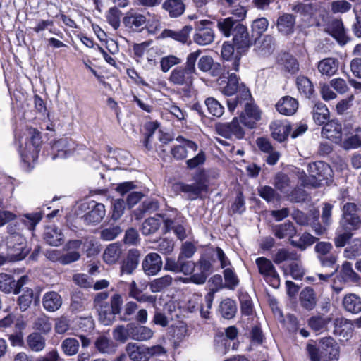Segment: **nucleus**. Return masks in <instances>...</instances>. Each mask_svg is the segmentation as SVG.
<instances>
[{
	"label": "nucleus",
	"instance_id": "obj_1",
	"mask_svg": "<svg viewBox=\"0 0 361 361\" xmlns=\"http://www.w3.org/2000/svg\"><path fill=\"white\" fill-rule=\"evenodd\" d=\"M201 51H196L188 54L184 66L174 68L169 78V80L174 85L184 86L182 90L183 97L190 98L192 95V85L197 74L195 64Z\"/></svg>",
	"mask_w": 361,
	"mask_h": 361
},
{
	"label": "nucleus",
	"instance_id": "obj_2",
	"mask_svg": "<svg viewBox=\"0 0 361 361\" xmlns=\"http://www.w3.org/2000/svg\"><path fill=\"white\" fill-rule=\"evenodd\" d=\"M307 177L303 171L298 172V176L305 187L318 188L323 184H329L333 180V171L331 166L324 161H316L308 164Z\"/></svg>",
	"mask_w": 361,
	"mask_h": 361
},
{
	"label": "nucleus",
	"instance_id": "obj_3",
	"mask_svg": "<svg viewBox=\"0 0 361 361\" xmlns=\"http://www.w3.org/2000/svg\"><path fill=\"white\" fill-rule=\"evenodd\" d=\"M8 235L6 237L8 255L11 260H20L28 253L26 240L22 231L16 225L10 224L7 227Z\"/></svg>",
	"mask_w": 361,
	"mask_h": 361
},
{
	"label": "nucleus",
	"instance_id": "obj_4",
	"mask_svg": "<svg viewBox=\"0 0 361 361\" xmlns=\"http://www.w3.org/2000/svg\"><path fill=\"white\" fill-rule=\"evenodd\" d=\"M157 216L162 219L166 230H173L178 238L183 240L187 237L184 226L185 219L177 209H172L169 212L157 214Z\"/></svg>",
	"mask_w": 361,
	"mask_h": 361
},
{
	"label": "nucleus",
	"instance_id": "obj_5",
	"mask_svg": "<svg viewBox=\"0 0 361 361\" xmlns=\"http://www.w3.org/2000/svg\"><path fill=\"white\" fill-rule=\"evenodd\" d=\"M213 22L209 20H201L195 23L193 41L200 46L210 44L214 40L215 34L212 28Z\"/></svg>",
	"mask_w": 361,
	"mask_h": 361
},
{
	"label": "nucleus",
	"instance_id": "obj_6",
	"mask_svg": "<svg viewBox=\"0 0 361 361\" xmlns=\"http://www.w3.org/2000/svg\"><path fill=\"white\" fill-rule=\"evenodd\" d=\"M195 266L196 272L188 278H183L182 279L183 283L192 282L195 284H203L212 272L213 267L211 262L204 257L200 258L195 263Z\"/></svg>",
	"mask_w": 361,
	"mask_h": 361
},
{
	"label": "nucleus",
	"instance_id": "obj_7",
	"mask_svg": "<svg viewBox=\"0 0 361 361\" xmlns=\"http://www.w3.org/2000/svg\"><path fill=\"white\" fill-rule=\"evenodd\" d=\"M255 262L259 273L263 276L264 279L271 286H278L279 285V276L271 260L261 257L257 258Z\"/></svg>",
	"mask_w": 361,
	"mask_h": 361
},
{
	"label": "nucleus",
	"instance_id": "obj_8",
	"mask_svg": "<svg viewBox=\"0 0 361 361\" xmlns=\"http://www.w3.org/2000/svg\"><path fill=\"white\" fill-rule=\"evenodd\" d=\"M195 263L187 259L178 258L176 260L171 257H166L164 269L174 273H183L184 275H192L195 270Z\"/></svg>",
	"mask_w": 361,
	"mask_h": 361
},
{
	"label": "nucleus",
	"instance_id": "obj_9",
	"mask_svg": "<svg viewBox=\"0 0 361 361\" xmlns=\"http://www.w3.org/2000/svg\"><path fill=\"white\" fill-rule=\"evenodd\" d=\"M82 210L90 209L91 210L82 216L87 224L99 223L106 214L105 207L103 204L96 203L94 201L83 202L80 205Z\"/></svg>",
	"mask_w": 361,
	"mask_h": 361
},
{
	"label": "nucleus",
	"instance_id": "obj_10",
	"mask_svg": "<svg viewBox=\"0 0 361 361\" xmlns=\"http://www.w3.org/2000/svg\"><path fill=\"white\" fill-rule=\"evenodd\" d=\"M240 118L235 117L231 122L219 123L216 125V130L219 135L226 138L235 137L237 139H242L245 132L240 125Z\"/></svg>",
	"mask_w": 361,
	"mask_h": 361
},
{
	"label": "nucleus",
	"instance_id": "obj_11",
	"mask_svg": "<svg viewBox=\"0 0 361 361\" xmlns=\"http://www.w3.org/2000/svg\"><path fill=\"white\" fill-rule=\"evenodd\" d=\"M176 140L180 144L173 147L171 152L177 160L184 159L190 153H194L197 150V145L192 140H187L182 136H178Z\"/></svg>",
	"mask_w": 361,
	"mask_h": 361
},
{
	"label": "nucleus",
	"instance_id": "obj_12",
	"mask_svg": "<svg viewBox=\"0 0 361 361\" xmlns=\"http://www.w3.org/2000/svg\"><path fill=\"white\" fill-rule=\"evenodd\" d=\"M319 345L322 355L325 360H337L339 357V346L331 337H325L319 340Z\"/></svg>",
	"mask_w": 361,
	"mask_h": 361
},
{
	"label": "nucleus",
	"instance_id": "obj_13",
	"mask_svg": "<svg viewBox=\"0 0 361 361\" xmlns=\"http://www.w3.org/2000/svg\"><path fill=\"white\" fill-rule=\"evenodd\" d=\"M177 192H183L189 200L197 199L202 191L205 190L207 186L201 182H195L192 184H187L182 182L177 183L173 185Z\"/></svg>",
	"mask_w": 361,
	"mask_h": 361
},
{
	"label": "nucleus",
	"instance_id": "obj_14",
	"mask_svg": "<svg viewBox=\"0 0 361 361\" xmlns=\"http://www.w3.org/2000/svg\"><path fill=\"white\" fill-rule=\"evenodd\" d=\"M232 37L233 44L239 52L246 51L252 45V39L247 27L243 24L238 27Z\"/></svg>",
	"mask_w": 361,
	"mask_h": 361
},
{
	"label": "nucleus",
	"instance_id": "obj_15",
	"mask_svg": "<svg viewBox=\"0 0 361 361\" xmlns=\"http://www.w3.org/2000/svg\"><path fill=\"white\" fill-rule=\"evenodd\" d=\"M261 118V111L254 104L246 103L245 111L240 116V122L249 128H255L256 123Z\"/></svg>",
	"mask_w": 361,
	"mask_h": 361
},
{
	"label": "nucleus",
	"instance_id": "obj_16",
	"mask_svg": "<svg viewBox=\"0 0 361 361\" xmlns=\"http://www.w3.org/2000/svg\"><path fill=\"white\" fill-rule=\"evenodd\" d=\"M162 265L161 257L155 252L147 255L142 264L144 272L148 276L156 275L161 269Z\"/></svg>",
	"mask_w": 361,
	"mask_h": 361
},
{
	"label": "nucleus",
	"instance_id": "obj_17",
	"mask_svg": "<svg viewBox=\"0 0 361 361\" xmlns=\"http://www.w3.org/2000/svg\"><path fill=\"white\" fill-rule=\"evenodd\" d=\"M295 18L290 13H283L276 20L278 32L283 36H289L294 32Z\"/></svg>",
	"mask_w": 361,
	"mask_h": 361
},
{
	"label": "nucleus",
	"instance_id": "obj_18",
	"mask_svg": "<svg viewBox=\"0 0 361 361\" xmlns=\"http://www.w3.org/2000/svg\"><path fill=\"white\" fill-rule=\"evenodd\" d=\"M276 109L281 114L292 116L298 109V102L292 97L284 96L276 104Z\"/></svg>",
	"mask_w": 361,
	"mask_h": 361
},
{
	"label": "nucleus",
	"instance_id": "obj_19",
	"mask_svg": "<svg viewBox=\"0 0 361 361\" xmlns=\"http://www.w3.org/2000/svg\"><path fill=\"white\" fill-rule=\"evenodd\" d=\"M146 22L147 16L135 11L128 12L123 20L124 25L133 30L142 29Z\"/></svg>",
	"mask_w": 361,
	"mask_h": 361
},
{
	"label": "nucleus",
	"instance_id": "obj_20",
	"mask_svg": "<svg viewBox=\"0 0 361 361\" xmlns=\"http://www.w3.org/2000/svg\"><path fill=\"white\" fill-rule=\"evenodd\" d=\"M342 127L337 121L332 120L325 123L322 130V136L338 142L341 138Z\"/></svg>",
	"mask_w": 361,
	"mask_h": 361
},
{
	"label": "nucleus",
	"instance_id": "obj_21",
	"mask_svg": "<svg viewBox=\"0 0 361 361\" xmlns=\"http://www.w3.org/2000/svg\"><path fill=\"white\" fill-rule=\"evenodd\" d=\"M127 326H129L130 338L133 340L144 341L150 339L153 336V331L145 326L129 323Z\"/></svg>",
	"mask_w": 361,
	"mask_h": 361
},
{
	"label": "nucleus",
	"instance_id": "obj_22",
	"mask_svg": "<svg viewBox=\"0 0 361 361\" xmlns=\"http://www.w3.org/2000/svg\"><path fill=\"white\" fill-rule=\"evenodd\" d=\"M241 25L239 20L233 19V17L220 18L217 21V28L226 37H233L234 32Z\"/></svg>",
	"mask_w": 361,
	"mask_h": 361
},
{
	"label": "nucleus",
	"instance_id": "obj_23",
	"mask_svg": "<svg viewBox=\"0 0 361 361\" xmlns=\"http://www.w3.org/2000/svg\"><path fill=\"white\" fill-rule=\"evenodd\" d=\"M192 30V27L191 25H185L182 29L178 30L166 29L162 32L161 35L164 37H170L177 42L185 44L190 42V34Z\"/></svg>",
	"mask_w": 361,
	"mask_h": 361
},
{
	"label": "nucleus",
	"instance_id": "obj_24",
	"mask_svg": "<svg viewBox=\"0 0 361 361\" xmlns=\"http://www.w3.org/2000/svg\"><path fill=\"white\" fill-rule=\"evenodd\" d=\"M97 351L103 355H111L116 350V344L109 337L101 335L94 342Z\"/></svg>",
	"mask_w": 361,
	"mask_h": 361
},
{
	"label": "nucleus",
	"instance_id": "obj_25",
	"mask_svg": "<svg viewBox=\"0 0 361 361\" xmlns=\"http://www.w3.org/2000/svg\"><path fill=\"white\" fill-rule=\"evenodd\" d=\"M43 238L51 246L58 247L63 243V234L55 226H49L45 228Z\"/></svg>",
	"mask_w": 361,
	"mask_h": 361
},
{
	"label": "nucleus",
	"instance_id": "obj_26",
	"mask_svg": "<svg viewBox=\"0 0 361 361\" xmlns=\"http://www.w3.org/2000/svg\"><path fill=\"white\" fill-rule=\"evenodd\" d=\"M42 305L47 311L55 312L61 307L62 298L57 292H47L43 295Z\"/></svg>",
	"mask_w": 361,
	"mask_h": 361
},
{
	"label": "nucleus",
	"instance_id": "obj_27",
	"mask_svg": "<svg viewBox=\"0 0 361 361\" xmlns=\"http://www.w3.org/2000/svg\"><path fill=\"white\" fill-rule=\"evenodd\" d=\"M272 137L279 142H282L288 137L291 126L288 123H283L279 121L272 122L270 125Z\"/></svg>",
	"mask_w": 361,
	"mask_h": 361
},
{
	"label": "nucleus",
	"instance_id": "obj_28",
	"mask_svg": "<svg viewBox=\"0 0 361 361\" xmlns=\"http://www.w3.org/2000/svg\"><path fill=\"white\" fill-rule=\"evenodd\" d=\"M327 30L339 43L345 44L347 42L345 30L341 20H332L328 25Z\"/></svg>",
	"mask_w": 361,
	"mask_h": 361
},
{
	"label": "nucleus",
	"instance_id": "obj_29",
	"mask_svg": "<svg viewBox=\"0 0 361 361\" xmlns=\"http://www.w3.org/2000/svg\"><path fill=\"white\" fill-rule=\"evenodd\" d=\"M291 11L305 24L310 23L314 14V8L311 4L298 3L293 4Z\"/></svg>",
	"mask_w": 361,
	"mask_h": 361
},
{
	"label": "nucleus",
	"instance_id": "obj_30",
	"mask_svg": "<svg viewBox=\"0 0 361 361\" xmlns=\"http://www.w3.org/2000/svg\"><path fill=\"white\" fill-rule=\"evenodd\" d=\"M126 351L132 361H148L146 347L144 345L128 343L126 346Z\"/></svg>",
	"mask_w": 361,
	"mask_h": 361
},
{
	"label": "nucleus",
	"instance_id": "obj_31",
	"mask_svg": "<svg viewBox=\"0 0 361 361\" xmlns=\"http://www.w3.org/2000/svg\"><path fill=\"white\" fill-rule=\"evenodd\" d=\"M301 306L307 310H312L317 305V297L314 290L310 287H306L300 293Z\"/></svg>",
	"mask_w": 361,
	"mask_h": 361
},
{
	"label": "nucleus",
	"instance_id": "obj_32",
	"mask_svg": "<svg viewBox=\"0 0 361 361\" xmlns=\"http://www.w3.org/2000/svg\"><path fill=\"white\" fill-rule=\"evenodd\" d=\"M343 307L345 311L357 314L361 312V298L356 294L350 293L343 299Z\"/></svg>",
	"mask_w": 361,
	"mask_h": 361
},
{
	"label": "nucleus",
	"instance_id": "obj_33",
	"mask_svg": "<svg viewBox=\"0 0 361 361\" xmlns=\"http://www.w3.org/2000/svg\"><path fill=\"white\" fill-rule=\"evenodd\" d=\"M272 231L279 239L285 238L291 239L296 233V229L293 224L290 221L274 226Z\"/></svg>",
	"mask_w": 361,
	"mask_h": 361
},
{
	"label": "nucleus",
	"instance_id": "obj_34",
	"mask_svg": "<svg viewBox=\"0 0 361 361\" xmlns=\"http://www.w3.org/2000/svg\"><path fill=\"white\" fill-rule=\"evenodd\" d=\"M162 8L170 17L177 18L184 13L185 6L182 0H166L162 4Z\"/></svg>",
	"mask_w": 361,
	"mask_h": 361
},
{
	"label": "nucleus",
	"instance_id": "obj_35",
	"mask_svg": "<svg viewBox=\"0 0 361 361\" xmlns=\"http://www.w3.org/2000/svg\"><path fill=\"white\" fill-rule=\"evenodd\" d=\"M234 54V44H231L229 42L224 43L221 49V56L224 59L228 61V63L225 65L226 67L230 69V71L233 70L235 71H238L239 68V59L235 58L233 61H229L231 57Z\"/></svg>",
	"mask_w": 361,
	"mask_h": 361
},
{
	"label": "nucleus",
	"instance_id": "obj_36",
	"mask_svg": "<svg viewBox=\"0 0 361 361\" xmlns=\"http://www.w3.org/2000/svg\"><path fill=\"white\" fill-rule=\"evenodd\" d=\"M27 346L33 352L43 350L46 345V339L39 333L33 332L26 338Z\"/></svg>",
	"mask_w": 361,
	"mask_h": 361
},
{
	"label": "nucleus",
	"instance_id": "obj_37",
	"mask_svg": "<svg viewBox=\"0 0 361 361\" xmlns=\"http://www.w3.org/2000/svg\"><path fill=\"white\" fill-rule=\"evenodd\" d=\"M121 245L118 243H111L105 249L103 254V259L106 264H115L121 255Z\"/></svg>",
	"mask_w": 361,
	"mask_h": 361
},
{
	"label": "nucleus",
	"instance_id": "obj_38",
	"mask_svg": "<svg viewBox=\"0 0 361 361\" xmlns=\"http://www.w3.org/2000/svg\"><path fill=\"white\" fill-rule=\"evenodd\" d=\"M339 276L345 283H357L360 279V276L353 270L352 264L349 262H345L342 264Z\"/></svg>",
	"mask_w": 361,
	"mask_h": 361
},
{
	"label": "nucleus",
	"instance_id": "obj_39",
	"mask_svg": "<svg viewBox=\"0 0 361 361\" xmlns=\"http://www.w3.org/2000/svg\"><path fill=\"white\" fill-rule=\"evenodd\" d=\"M338 68V62L333 58H326L320 61L318 63V70L325 75H333L336 73Z\"/></svg>",
	"mask_w": 361,
	"mask_h": 361
},
{
	"label": "nucleus",
	"instance_id": "obj_40",
	"mask_svg": "<svg viewBox=\"0 0 361 361\" xmlns=\"http://www.w3.org/2000/svg\"><path fill=\"white\" fill-rule=\"evenodd\" d=\"M312 116L317 124L323 125L329 118V111L325 104L317 102L313 107Z\"/></svg>",
	"mask_w": 361,
	"mask_h": 361
},
{
	"label": "nucleus",
	"instance_id": "obj_41",
	"mask_svg": "<svg viewBox=\"0 0 361 361\" xmlns=\"http://www.w3.org/2000/svg\"><path fill=\"white\" fill-rule=\"evenodd\" d=\"M80 343L75 338H66L61 343V349L67 356L75 355L78 353Z\"/></svg>",
	"mask_w": 361,
	"mask_h": 361
},
{
	"label": "nucleus",
	"instance_id": "obj_42",
	"mask_svg": "<svg viewBox=\"0 0 361 361\" xmlns=\"http://www.w3.org/2000/svg\"><path fill=\"white\" fill-rule=\"evenodd\" d=\"M161 221L159 218L149 217L144 221L140 231L144 235H150L155 233L160 228Z\"/></svg>",
	"mask_w": 361,
	"mask_h": 361
},
{
	"label": "nucleus",
	"instance_id": "obj_43",
	"mask_svg": "<svg viewBox=\"0 0 361 361\" xmlns=\"http://www.w3.org/2000/svg\"><path fill=\"white\" fill-rule=\"evenodd\" d=\"M173 279L170 275L154 279L149 283L150 290L152 293H159L164 290L172 283Z\"/></svg>",
	"mask_w": 361,
	"mask_h": 361
},
{
	"label": "nucleus",
	"instance_id": "obj_44",
	"mask_svg": "<svg viewBox=\"0 0 361 361\" xmlns=\"http://www.w3.org/2000/svg\"><path fill=\"white\" fill-rule=\"evenodd\" d=\"M96 309L99 314V321L104 325L108 326L114 322L116 314L111 311V308L109 307V303L100 305V307H98Z\"/></svg>",
	"mask_w": 361,
	"mask_h": 361
},
{
	"label": "nucleus",
	"instance_id": "obj_45",
	"mask_svg": "<svg viewBox=\"0 0 361 361\" xmlns=\"http://www.w3.org/2000/svg\"><path fill=\"white\" fill-rule=\"evenodd\" d=\"M257 48L260 54L266 56L270 54L275 47L274 38L270 35H265L258 42H256Z\"/></svg>",
	"mask_w": 361,
	"mask_h": 361
},
{
	"label": "nucleus",
	"instance_id": "obj_46",
	"mask_svg": "<svg viewBox=\"0 0 361 361\" xmlns=\"http://www.w3.org/2000/svg\"><path fill=\"white\" fill-rule=\"evenodd\" d=\"M300 257V255L294 251H290L287 249L281 248L279 249L275 254L273 260L279 264L287 260L298 261Z\"/></svg>",
	"mask_w": 361,
	"mask_h": 361
},
{
	"label": "nucleus",
	"instance_id": "obj_47",
	"mask_svg": "<svg viewBox=\"0 0 361 361\" xmlns=\"http://www.w3.org/2000/svg\"><path fill=\"white\" fill-rule=\"evenodd\" d=\"M331 319L329 317L313 316L309 319L308 325L314 331H322L326 329Z\"/></svg>",
	"mask_w": 361,
	"mask_h": 361
},
{
	"label": "nucleus",
	"instance_id": "obj_48",
	"mask_svg": "<svg viewBox=\"0 0 361 361\" xmlns=\"http://www.w3.org/2000/svg\"><path fill=\"white\" fill-rule=\"evenodd\" d=\"M296 83L300 93L305 97L310 98L314 91L312 82L307 77L299 76Z\"/></svg>",
	"mask_w": 361,
	"mask_h": 361
},
{
	"label": "nucleus",
	"instance_id": "obj_49",
	"mask_svg": "<svg viewBox=\"0 0 361 361\" xmlns=\"http://www.w3.org/2000/svg\"><path fill=\"white\" fill-rule=\"evenodd\" d=\"M259 195L268 202H274L281 200V195L271 186L264 185L258 188Z\"/></svg>",
	"mask_w": 361,
	"mask_h": 361
},
{
	"label": "nucleus",
	"instance_id": "obj_50",
	"mask_svg": "<svg viewBox=\"0 0 361 361\" xmlns=\"http://www.w3.org/2000/svg\"><path fill=\"white\" fill-rule=\"evenodd\" d=\"M317 240V238L305 232L301 235L298 240H290V244L303 251L307 247L314 244Z\"/></svg>",
	"mask_w": 361,
	"mask_h": 361
},
{
	"label": "nucleus",
	"instance_id": "obj_51",
	"mask_svg": "<svg viewBox=\"0 0 361 361\" xmlns=\"http://www.w3.org/2000/svg\"><path fill=\"white\" fill-rule=\"evenodd\" d=\"M236 305L234 300L226 299L220 305V312L221 315L226 319L233 318L236 312Z\"/></svg>",
	"mask_w": 361,
	"mask_h": 361
},
{
	"label": "nucleus",
	"instance_id": "obj_52",
	"mask_svg": "<svg viewBox=\"0 0 361 361\" xmlns=\"http://www.w3.org/2000/svg\"><path fill=\"white\" fill-rule=\"evenodd\" d=\"M342 147L345 149L361 147V128L355 130V135L345 139L342 142Z\"/></svg>",
	"mask_w": 361,
	"mask_h": 361
},
{
	"label": "nucleus",
	"instance_id": "obj_53",
	"mask_svg": "<svg viewBox=\"0 0 361 361\" xmlns=\"http://www.w3.org/2000/svg\"><path fill=\"white\" fill-rule=\"evenodd\" d=\"M360 224L361 219L358 214L343 216L341 221V227L350 231L358 229Z\"/></svg>",
	"mask_w": 361,
	"mask_h": 361
},
{
	"label": "nucleus",
	"instance_id": "obj_54",
	"mask_svg": "<svg viewBox=\"0 0 361 361\" xmlns=\"http://www.w3.org/2000/svg\"><path fill=\"white\" fill-rule=\"evenodd\" d=\"M15 279L12 275L0 274V290L6 293H13Z\"/></svg>",
	"mask_w": 361,
	"mask_h": 361
},
{
	"label": "nucleus",
	"instance_id": "obj_55",
	"mask_svg": "<svg viewBox=\"0 0 361 361\" xmlns=\"http://www.w3.org/2000/svg\"><path fill=\"white\" fill-rule=\"evenodd\" d=\"M290 184V179L286 174L279 173L275 176L274 180V185L281 192H288L289 190Z\"/></svg>",
	"mask_w": 361,
	"mask_h": 361
},
{
	"label": "nucleus",
	"instance_id": "obj_56",
	"mask_svg": "<svg viewBox=\"0 0 361 361\" xmlns=\"http://www.w3.org/2000/svg\"><path fill=\"white\" fill-rule=\"evenodd\" d=\"M225 281L224 286L228 289L234 290L239 284L237 274L231 268H226L224 271Z\"/></svg>",
	"mask_w": 361,
	"mask_h": 361
},
{
	"label": "nucleus",
	"instance_id": "obj_57",
	"mask_svg": "<svg viewBox=\"0 0 361 361\" xmlns=\"http://www.w3.org/2000/svg\"><path fill=\"white\" fill-rule=\"evenodd\" d=\"M281 61L284 69L290 73H295L299 70L297 59L288 54H284L281 59Z\"/></svg>",
	"mask_w": 361,
	"mask_h": 361
},
{
	"label": "nucleus",
	"instance_id": "obj_58",
	"mask_svg": "<svg viewBox=\"0 0 361 361\" xmlns=\"http://www.w3.org/2000/svg\"><path fill=\"white\" fill-rule=\"evenodd\" d=\"M204 103L212 115L220 117L224 114V106L214 98L209 97L205 100Z\"/></svg>",
	"mask_w": 361,
	"mask_h": 361
},
{
	"label": "nucleus",
	"instance_id": "obj_59",
	"mask_svg": "<svg viewBox=\"0 0 361 361\" xmlns=\"http://www.w3.org/2000/svg\"><path fill=\"white\" fill-rule=\"evenodd\" d=\"M351 231L343 229V227L338 228L336 231V236L334 238V243L336 247H343L346 243L351 238Z\"/></svg>",
	"mask_w": 361,
	"mask_h": 361
},
{
	"label": "nucleus",
	"instance_id": "obj_60",
	"mask_svg": "<svg viewBox=\"0 0 361 361\" xmlns=\"http://www.w3.org/2000/svg\"><path fill=\"white\" fill-rule=\"evenodd\" d=\"M344 255L348 259H354L361 255V240L354 239L351 244L345 249Z\"/></svg>",
	"mask_w": 361,
	"mask_h": 361
},
{
	"label": "nucleus",
	"instance_id": "obj_61",
	"mask_svg": "<svg viewBox=\"0 0 361 361\" xmlns=\"http://www.w3.org/2000/svg\"><path fill=\"white\" fill-rule=\"evenodd\" d=\"M33 327L36 330L47 334L51 329V323L47 316L42 314L35 320Z\"/></svg>",
	"mask_w": 361,
	"mask_h": 361
},
{
	"label": "nucleus",
	"instance_id": "obj_62",
	"mask_svg": "<svg viewBox=\"0 0 361 361\" xmlns=\"http://www.w3.org/2000/svg\"><path fill=\"white\" fill-rule=\"evenodd\" d=\"M228 80L226 86L224 88L223 92L224 94L231 96L234 94L239 87L238 78L235 73H229Z\"/></svg>",
	"mask_w": 361,
	"mask_h": 361
},
{
	"label": "nucleus",
	"instance_id": "obj_63",
	"mask_svg": "<svg viewBox=\"0 0 361 361\" xmlns=\"http://www.w3.org/2000/svg\"><path fill=\"white\" fill-rule=\"evenodd\" d=\"M114 338L119 342L125 343L128 338H130V331L129 326L127 325H118L113 330Z\"/></svg>",
	"mask_w": 361,
	"mask_h": 361
},
{
	"label": "nucleus",
	"instance_id": "obj_64",
	"mask_svg": "<svg viewBox=\"0 0 361 361\" xmlns=\"http://www.w3.org/2000/svg\"><path fill=\"white\" fill-rule=\"evenodd\" d=\"M33 298V291L31 288H27L24 293L19 296L18 303L22 311H25L30 306Z\"/></svg>",
	"mask_w": 361,
	"mask_h": 361
}]
</instances>
